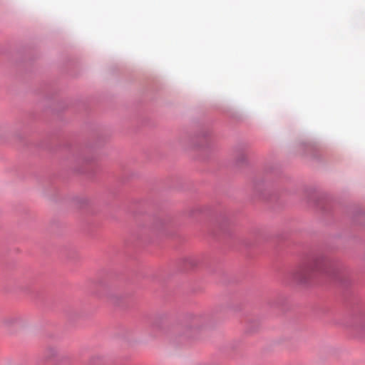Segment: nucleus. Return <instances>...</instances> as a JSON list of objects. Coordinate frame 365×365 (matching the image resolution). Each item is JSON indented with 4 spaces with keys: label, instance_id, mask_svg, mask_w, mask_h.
Segmentation results:
<instances>
[{
    "label": "nucleus",
    "instance_id": "f257e3e1",
    "mask_svg": "<svg viewBox=\"0 0 365 365\" xmlns=\"http://www.w3.org/2000/svg\"><path fill=\"white\" fill-rule=\"evenodd\" d=\"M326 264L327 259L324 257L317 256L293 269L290 274L297 283L306 284L315 273L322 271Z\"/></svg>",
    "mask_w": 365,
    "mask_h": 365
},
{
    "label": "nucleus",
    "instance_id": "f03ea898",
    "mask_svg": "<svg viewBox=\"0 0 365 365\" xmlns=\"http://www.w3.org/2000/svg\"><path fill=\"white\" fill-rule=\"evenodd\" d=\"M3 326L8 329L17 327L21 324V320L16 317H8L2 322Z\"/></svg>",
    "mask_w": 365,
    "mask_h": 365
}]
</instances>
